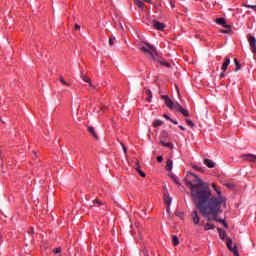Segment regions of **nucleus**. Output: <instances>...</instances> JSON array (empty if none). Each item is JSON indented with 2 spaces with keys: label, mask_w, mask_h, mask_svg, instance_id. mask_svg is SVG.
Here are the masks:
<instances>
[{
  "label": "nucleus",
  "mask_w": 256,
  "mask_h": 256,
  "mask_svg": "<svg viewBox=\"0 0 256 256\" xmlns=\"http://www.w3.org/2000/svg\"><path fill=\"white\" fill-rule=\"evenodd\" d=\"M232 27H233V26H231V25H229V24H228V25H224V29H225V30H222L221 33H231V32H232V30H231Z\"/></svg>",
  "instance_id": "aec40b11"
},
{
  "label": "nucleus",
  "mask_w": 256,
  "mask_h": 256,
  "mask_svg": "<svg viewBox=\"0 0 256 256\" xmlns=\"http://www.w3.org/2000/svg\"><path fill=\"white\" fill-rule=\"evenodd\" d=\"M161 99H163V101H165V105L168 106L169 109H173L174 107V102L173 100L170 99L169 96L167 95H162Z\"/></svg>",
  "instance_id": "6e6552de"
},
{
  "label": "nucleus",
  "mask_w": 256,
  "mask_h": 256,
  "mask_svg": "<svg viewBox=\"0 0 256 256\" xmlns=\"http://www.w3.org/2000/svg\"><path fill=\"white\" fill-rule=\"evenodd\" d=\"M204 229H205V231H210V229H215V225H213L211 223H207L204 225Z\"/></svg>",
  "instance_id": "5701e85b"
},
{
  "label": "nucleus",
  "mask_w": 256,
  "mask_h": 256,
  "mask_svg": "<svg viewBox=\"0 0 256 256\" xmlns=\"http://www.w3.org/2000/svg\"><path fill=\"white\" fill-rule=\"evenodd\" d=\"M54 253L57 255L59 253H61V247L55 248L54 249Z\"/></svg>",
  "instance_id": "f704fd0d"
},
{
  "label": "nucleus",
  "mask_w": 256,
  "mask_h": 256,
  "mask_svg": "<svg viewBox=\"0 0 256 256\" xmlns=\"http://www.w3.org/2000/svg\"><path fill=\"white\" fill-rule=\"evenodd\" d=\"M145 3H152L151 0H143Z\"/></svg>",
  "instance_id": "a18cd8bd"
},
{
  "label": "nucleus",
  "mask_w": 256,
  "mask_h": 256,
  "mask_svg": "<svg viewBox=\"0 0 256 256\" xmlns=\"http://www.w3.org/2000/svg\"><path fill=\"white\" fill-rule=\"evenodd\" d=\"M173 109H176L177 111H179V113H182V115H184V117H189V111H187L185 108L182 107L181 104H179L178 102H174V107Z\"/></svg>",
  "instance_id": "423d86ee"
},
{
  "label": "nucleus",
  "mask_w": 256,
  "mask_h": 256,
  "mask_svg": "<svg viewBox=\"0 0 256 256\" xmlns=\"http://www.w3.org/2000/svg\"><path fill=\"white\" fill-rule=\"evenodd\" d=\"M186 123L189 127H195V124L190 119H186Z\"/></svg>",
  "instance_id": "c85d7f7f"
},
{
  "label": "nucleus",
  "mask_w": 256,
  "mask_h": 256,
  "mask_svg": "<svg viewBox=\"0 0 256 256\" xmlns=\"http://www.w3.org/2000/svg\"><path fill=\"white\" fill-rule=\"evenodd\" d=\"M242 159H244V161H252L253 163H255L256 156L253 154H244L242 155Z\"/></svg>",
  "instance_id": "9b49d317"
},
{
  "label": "nucleus",
  "mask_w": 256,
  "mask_h": 256,
  "mask_svg": "<svg viewBox=\"0 0 256 256\" xmlns=\"http://www.w3.org/2000/svg\"><path fill=\"white\" fill-rule=\"evenodd\" d=\"M140 175H141L142 177H145V176H146L145 172H140Z\"/></svg>",
  "instance_id": "c03bdc74"
},
{
  "label": "nucleus",
  "mask_w": 256,
  "mask_h": 256,
  "mask_svg": "<svg viewBox=\"0 0 256 256\" xmlns=\"http://www.w3.org/2000/svg\"><path fill=\"white\" fill-rule=\"evenodd\" d=\"M109 45H110V47H113V45H115V38L109 39Z\"/></svg>",
  "instance_id": "473e14b6"
},
{
  "label": "nucleus",
  "mask_w": 256,
  "mask_h": 256,
  "mask_svg": "<svg viewBox=\"0 0 256 256\" xmlns=\"http://www.w3.org/2000/svg\"><path fill=\"white\" fill-rule=\"evenodd\" d=\"M166 171H173V160H167Z\"/></svg>",
  "instance_id": "2eb2a0df"
},
{
  "label": "nucleus",
  "mask_w": 256,
  "mask_h": 256,
  "mask_svg": "<svg viewBox=\"0 0 256 256\" xmlns=\"http://www.w3.org/2000/svg\"><path fill=\"white\" fill-rule=\"evenodd\" d=\"M59 81L61 82L62 85H66V87H71V84L67 83L63 76H60Z\"/></svg>",
  "instance_id": "393cba45"
},
{
  "label": "nucleus",
  "mask_w": 256,
  "mask_h": 256,
  "mask_svg": "<svg viewBox=\"0 0 256 256\" xmlns=\"http://www.w3.org/2000/svg\"><path fill=\"white\" fill-rule=\"evenodd\" d=\"M212 187H213L214 191H216V193H218V195H221V190L217 189V186L215 184H212Z\"/></svg>",
  "instance_id": "2f4dec72"
},
{
  "label": "nucleus",
  "mask_w": 256,
  "mask_h": 256,
  "mask_svg": "<svg viewBox=\"0 0 256 256\" xmlns=\"http://www.w3.org/2000/svg\"><path fill=\"white\" fill-rule=\"evenodd\" d=\"M81 79L85 81V83H89L90 87H93V83H91V79L87 76H83V73H81Z\"/></svg>",
  "instance_id": "6ab92c4d"
},
{
  "label": "nucleus",
  "mask_w": 256,
  "mask_h": 256,
  "mask_svg": "<svg viewBox=\"0 0 256 256\" xmlns=\"http://www.w3.org/2000/svg\"><path fill=\"white\" fill-rule=\"evenodd\" d=\"M245 7H247L248 9H253L254 11H256V5L246 4Z\"/></svg>",
  "instance_id": "7c9ffc66"
},
{
  "label": "nucleus",
  "mask_w": 256,
  "mask_h": 256,
  "mask_svg": "<svg viewBox=\"0 0 256 256\" xmlns=\"http://www.w3.org/2000/svg\"><path fill=\"white\" fill-rule=\"evenodd\" d=\"M161 125H163V121L161 120L154 121V127H161Z\"/></svg>",
  "instance_id": "cd10ccee"
},
{
  "label": "nucleus",
  "mask_w": 256,
  "mask_h": 256,
  "mask_svg": "<svg viewBox=\"0 0 256 256\" xmlns=\"http://www.w3.org/2000/svg\"><path fill=\"white\" fill-rule=\"evenodd\" d=\"M163 117H164V119H167L168 121H171V117H169V115L164 114Z\"/></svg>",
  "instance_id": "ea45409f"
},
{
  "label": "nucleus",
  "mask_w": 256,
  "mask_h": 256,
  "mask_svg": "<svg viewBox=\"0 0 256 256\" xmlns=\"http://www.w3.org/2000/svg\"><path fill=\"white\" fill-rule=\"evenodd\" d=\"M140 51H142L150 61H157V49H155L153 45L145 43L140 47Z\"/></svg>",
  "instance_id": "f03ea898"
},
{
  "label": "nucleus",
  "mask_w": 256,
  "mask_h": 256,
  "mask_svg": "<svg viewBox=\"0 0 256 256\" xmlns=\"http://www.w3.org/2000/svg\"><path fill=\"white\" fill-rule=\"evenodd\" d=\"M120 145H121L122 148H123L124 154L127 155V147L125 146V144L120 143Z\"/></svg>",
  "instance_id": "72a5a7b5"
},
{
  "label": "nucleus",
  "mask_w": 256,
  "mask_h": 256,
  "mask_svg": "<svg viewBox=\"0 0 256 256\" xmlns=\"http://www.w3.org/2000/svg\"><path fill=\"white\" fill-rule=\"evenodd\" d=\"M248 42L250 45V49L252 53L254 54V59H256V39L255 36H249L248 37Z\"/></svg>",
  "instance_id": "20e7f679"
},
{
  "label": "nucleus",
  "mask_w": 256,
  "mask_h": 256,
  "mask_svg": "<svg viewBox=\"0 0 256 256\" xmlns=\"http://www.w3.org/2000/svg\"><path fill=\"white\" fill-rule=\"evenodd\" d=\"M171 201H172V199H171V197L169 196V194H164V203H165L166 205H168V210H169V206L171 205Z\"/></svg>",
  "instance_id": "4468645a"
},
{
  "label": "nucleus",
  "mask_w": 256,
  "mask_h": 256,
  "mask_svg": "<svg viewBox=\"0 0 256 256\" xmlns=\"http://www.w3.org/2000/svg\"><path fill=\"white\" fill-rule=\"evenodd\" d=\"M143 171H141V170H138V173H139V175L142 173Z\"/></svg>",
  "instance_id": "de8ad7c7"
},
{
  "label": "nucleus",
  "mask_w": 256,
  "mask_h": 256,
  "mask_svg": "<svg viewBox=\"0 0 256 256\" xmlns=\"http://www.w3.org/2000/svg\"><path fill=\"white\" fill-rule=\"evenodd\" d=\"M184 181L185 185L190 189V196L194 205L199 208L201 215L206 221H216L217 223H222L227 228V222L217 218L219 213H223L221 205H226L225 198L223 196H213L209 184L201 180L195 173L188 172Z\"/></svg>",
  "instance_id": "f257e3e1"
},
{
  "label": "nucleus",
  "mask_w": 256,
  "mask_h": 256,
  "mask_svg": "<svg viewBox=\"0 0 256 256\" xmlns=\"http://www.w3.org/2000/svg\"><path fill=\"white\" fill-rule=\"evenodd\" d=\"M88 132L90 133V135H92V137H94V139H99V137H97V132H95V128L93 126H88Z\"/></svg>",
  "instance_id": "f8f14e48"
},
{
  "label": "nucleus",
  "mask_w": 256,
  "mask_h": 256,
  "mask_svg": "<svg viewBox=\"0 0 256 256\" xmlns=\"http://www.w3.org/2000/svg\"><path fill=\"white\" fill-rule=\"evenodd\" d=\"M216 23H217L218 25H223V27H225V25H228V24H227V21L225 20V18H217V19H216Z\"/></svg>",
  "instance_id": "dca6fc26"
},
{
  "label": "nucleus",
  "mask_w": 256,
  "mask_h": 256,
  "mask_svg": "<svg viewBox=\"0 0 256 256\" xmlns=\"http://www.w3.org/2000/svg\"><path fill=\"white\" fill-rule=\"evenodd\" d=\"M191 217L194 225H199V221H201V218H199V212H197V210H194L192 212Z\"/></svg>",
  "instance_id": "9d476101"
},
{
  "label": "nucleus",
  "mask_w": 256,
  "mask_h": 256,
  "mask_svg": "<svg viewBox=\"0 0 256 256\" xmlns=\"http://www.w3.org/2000/svg\"><path fill=\"white\" fill-rule=\"evenodd\" d=\"M171 123H173L174 125H178L179 122H177V120H173V119H170Z\"/></svg>",
  "instance_id": "a19ab883"
},
{
  "label": "nucleus",
  "mask_w": 256,
  "mask_h": 256,
  "mask_svg": "<svg viewBox=\"0 0 256 256\" xmlns=\"http://www.w3.org/2000/svg\"><path fill=\"white\" fill-rule=\"evenodd\" d=\"M226 245H227V248L229 249V251L234 253V255L239 256V252L237 251V247L236 246L233 247V240H231V238L226 239Z\"/></svg>",
  "instance_id": "39448f33"
},
{
  "label": "nucleus",
  "mask_w": 256,
  "mask_h": 256,
  "mask_svg": "<svg viewBox=\"0 0 256 256\" xmlns=\"http://www.w3.org/2000/svg\"><path fill=\"white\" fill-rule=\"evenodd\" d=\"M28 233H35V231L33 230V228H31L29 231H28Z\"/></svg>",
  "instance_id": "37998d69"
},
{
  "label": "nucleus",
  "mask_w": 256,
  "mask_h": 256,
  "mask_svg": "<svg viewBox=\"0 0 256 256\" xmlns=\"http://www.w3.org/2000/svg\"><path fill=\"white\" fill-rule=\"evenodd\" d=\"M204 164H206L209 167V169H213V167H215V162L208 158L204 159Z\"/></svg>",
  "instance_id": "ddd939ff"
},
{
  "label": "nucleus",
  "mask_w": 256,
  "mask_h": 256,
  "mask_svg": "<svg viewBox=\"0 0 256 256\" xmlns=\"http://www.w3.org/2000/svg\"><path fill=\"white\" fill-rule=\"evenodd\" d=\"M170 5H171L172 9H175V3H174V0H170Z\"/></svg>",
  "instance_id": "58836bf2"
},
{
  "label": "nucleus",
  "mask_w": 256,
  "mask_h": 256,
  "mask_svg": "<svg viewBox=\"0 0 256 256\" xmlns=\"http://www.w3.org/2000/svg\"><path fill=\"white\" fill-rule=\"evenodd\" d=\"M218 232L220 235V239L225 240V235H227V233L225 232V230L218 228Z\"/></svg>",
  "instance_id": "412c9836"
},
{
  "label": "nucleus",
  "mask_w": 256,
  "mask_h": 256,
  "mask_svg": "<svg viewBox=\"0 0 256 256\" xmlns=\"http://www.w3.org/2000/svg\"><path fill=\"white\" fill-rule=\"evenodd\" d=\"M134 4L139 7V9H145V4L141 0H134Z\"/></svg>",
  "instance_id": "f3484780"
},
{
  "label": "nucleus",
  "mask_w": 256,
  "mask_h": 256,
  "mask_svg": "<svg viewBox=\"0 0 256 256\" xmlns=\"http://www.w3.org/2000/svg\"><path fill=\"white\" fill-rule=\"evenodd\" d=\"M157 162L162 163L163 162V156H158L157 157Z\"/></svg>",
  "instance_id": "4c0bfd02"
},
{
  "label": "nucleus",
  "mask_w": 256,
  "mask_h": 256,
  "mask_svg": "<svg viewBox=\"0 0 256 256\" xmlns=\"http://www.w3.org/2000/svg\"><path fill=\"white\" fill-rule=\"evenodd\" d=\"M146 95L148 96L146 98V101H148V103H151V99H153V93L149 89H146Z\"/></svg>",
  "instance_id": "a211bd4d"
},
{
  "label": "nucleus",
  "mask_w": 256,
  "mask_h": 256,
  "mask_svg": "<svg viewBox=\"0 0 256 256\" xmlns=\"http://www.w3.org/2000/svg\"><path fill=\"white\" fill-rule=\"evenodd\" d=\"M229 65H231V59H229L228 57H226L224 59V63L222 64L221 67V74H220V79H224L225 77V71H227V67H229Z\"/></svg>",
  "instance_id": "7ed1b4c3"
},
{
  "label": "nucleus",
  "mask_w": 256,
  "mask_h": 256,
  "mask_svg": "<svg viewBox=\"0 0 256 256\" xmlns=\"http://www.w3.org/2000/svg\"><path fill=\"white\" fill-rule=\"evenodd\" d=\"M142 255L143 256H151V255H149V250H143Z\"/></svg>",
  "instance_id": "c9c22d12"
},
{
  "label": "nucleus",
  "mask_w": 256,
  "mask_h": 256,
  "mask_svg": "<svg viewBox=\"0 0 256 256\" xmlns=\"http://www.w3.org/2000/svg\"><path fill=\"white\" fill-rule=\"evenodd\" d=\"M234 63H235V71H240L241 70V64H239V61H237V59H234Z\"/></svg>",
  "instance_id": "bb28decb"
},
{
  "label": "nucleus",
  "mask_w": 256,
  "mask_h": 256,
  "mask_svg": "<svg viewBox=\"0 0 256 256\" xmlns=\"http://www.w3.org/2000/svg\"><path fill=\"white\" fill-rule=\"evenodd\" d=\"M160 145H162V147H168L169 149H173V144L172 143H167L164 141H160Z\"/></svg>",
  "instance_id": "4be33fe9"
},
{
  "label": "nucleus",
  "mask_w": 256,
  "mask_h": 256,
  "mask_svg": "<svg viewBox=\"0 0 256 256\" xmlns=\"http://www.w3.org/2000/svg\"><path fill=\"white\" fill-rule=\"evenodd\" d=\"M172 243L175 247H177V245H179V238L176 235L172 236Z\"/></svg>",
  "instance_id": "b1692460"
},
{
  "label": "nucleus",
  "mask_w": 256,
  "mask_h": 256,
  "mask_svg": "<svg viewBox=\"0 0 256 256\" xmlns=\"http://www.w3.org/2000/svg\"><path fill=\"white\" fill-rule=\"evenodd\" d=\"M193 169H195V171H200V173H203V168L198 167L197 165H192Z\"/></svg>",
  "instance_id": "c756f323"
},
{
  "label": "nucleus",
  "mask_w": 256,
  "mask_h": 256,
  "mask_svg": "<svg viewBox=\"0 0 256 256\" xmlns=\"http://www.w3.org/2000/svg\"><path fill=\"white\" fill-rule=\"evenodd\" d=\"M136 171H141V169L139 168V163H137Z\"/></svg>",
  "instance_id": "79ce46f5"
},
{
  "label": "nucleus",
  "mask_w": 256,
  "mask_h": 256,
  "mask_svg": "<svg viewBox=\"0 0 256 256\" xmlns=\"http://www.w3.org/2000/svg\"><path fill=\"white\" fill-rule=\"evenodd\" d=\"M103 202L99 201V200H93L92 204L90 205V209L92 211H99V209H101V207H103Z\"/></svg>",
  "instance_id": "0eeeda50"
},
{
  "label": "nucleus",
  "mask_w": 256,
  "mask_h": 256,
  "mask_svg": "<svg viewBox=\"0 0 256 256\" xmlns=\"http://www.w3.org/2000/svg\"><path fill=\"white\" fill-rule=\"evenodd\" d=\"M152 26L154 29H157V31H163L165 29V24L157 20L152 21Z\"/></svg>",
  "instance_id": "1a4fd4ad"
},
{
  "label": "nucleus",
  "mask_w": 256,
  "mask_h": 256,
  "mask_svg": "<svg viewBox=\"0 0 256 256\" xmlns=\"http://www.w3.org/2000/svg\"><path fill=\"white\" fill-rule=\"evenodd\" d=\"M74 29H75V31H80L81 26L79 24H75Z\"/></svg>",
  "instance_id": "e433bc0d"
},
{
  "label": "nucleus",
  "mask_w": 256,
  "mask_h": 256,
  "mask_svg": "<svg viewBox=\"0 0 256 256\" xmlns=\"http://www.w3.org/2000/svg\"><path fill=\"white\" fill-rule=\"evenodd\" d=\"M0 121H2V123H5L3 119L0 118Z\"/></svg>",
  "instance_id": "09e8293b"
},
{
  "label": "nucleus",
  "mask_w": 256,
  "mask_h": 256,
  "mask_svg": "<svg viewBox=\"0 0 256 256\" xmlns=\"http://www.w3.org/2000/svg\"><path fill=\"white\" fill-rule=\"evenodd\" d=\"M179 128L182 130V131H185V127H183V126H179Z\"/></svg>",
  "instance_id": "49530a36"
},
{
  "label": "nucleus",
  "mask_w": 256,
  "mask_h": 256,
  "mask_svg": "<svg viewBox=\"0 0 256 256\" xmlns=\"http://www.w3.org/2000/svg\"><path fill=\"white\" fill-rule=\"evenodd\" d=\"M160 62L161 65H163L164 67H171V64L169 62H166L165 60H158Z\"/></svg>",
  "instance_id": "a878e982"
}]
</instances>
